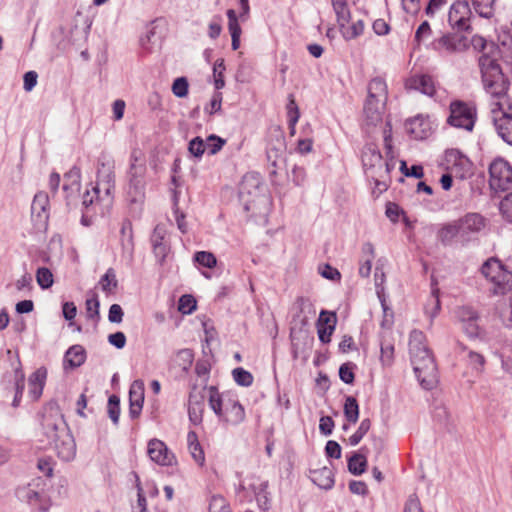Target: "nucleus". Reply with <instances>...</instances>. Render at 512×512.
I'll use <instances>...</instances> for the list:
<instances>
[{
	"instance_id": "nucleus-1",
	"label": "nucleus",
	"mask_w": 512,
	"mask_h": 512,
	"mask_svg": "<svg viewBox=\"0 0 512 512\" xmlns=\"http://www.w3.org/2000/svg\"><path fill=\"white\" fill-rule=\"evenodd\" d=\"M409 353L414 373L420 385L426 390L433 389L437 383V365L422 331L416 329L411 331Z\"/></svg>"
},
{
	"instance_id": "nucleus-2",
	"label": "nucleus",
	"mask_w": 512,
	"mask_h": 512,
	"mask_svg": "<svg viewBox=\"0 0 512 512\" xmlns=\"http://www.w3.org/2000/svg\"><path fill=\"white\" fill-rule=\"evenodd\" d=\"M147 166L140 151L134 150L130 155L127 171L126 200L131 205L141 206L145 200Z\"/></svg>"
},
{
	"instance_id": "nucleus-3",
	"label": "nucleus",
	"mask_w": 512,
	"mask_h": 512,
	"mask_svg": "<svg viewBox=\"0 0 512 512\" xmlns=\"http://www.w3.org/2000/svg\"><path fill=\"white\" fill-rule=\"evenodd\" d=\"M479 67L485 91L493 98H504L510 83L504 76L497 60L487 54H483L479 57Z\"/></svg>"
},
{
	"instance_id": "nucleus-4",
	"label": "nucleus",
	"mask_w": 512,
	"mask_h": 512,
	"mask_svg": "<svg viewBox=\"0 0 512 512\" xmlns=\"http://www.w3.org/2000/svg\"><path fill=\"white\" fill-rule=\"evenodd\" d=\"M40 426L35 436L37 437L38 449H46L55 441H59L62 427H66L62 415L55 404H49L44 407L41 413Z\"/></svg>"
},
{
	"instance_id": "nucleus-5",
	"label": "nucleus",
	"mask_w": 512,
	"mask_h": 512,
	"mask_svg": "<svg viewBox=\"0 0 512 512\" xmlns=\"http://www.w3.org/2000/svg\"><path fill=\"white\" fill-rule=\"evenodd\" d=\"M449 108L450 115L447 119L449 125L467 131L473 130L476 119V110L473 106L464 101L455 100L451 102Z\"/></svg>"
},
{
	"instance_id": "nucleus-6",
	"label": "nucleus",
	"mask_w": 512,
	"mask_h": 512,
	"mask_svg": "<svg viewBox=\"0 0 512 512\" xmlns=\"http://www.w3.org/2000/svg\"><path fill=\"white\" fill-rule=\"evenodd\" d=\"M489 185L495 191H506L512 187V167L502 159H495L489 166Z\"/></svg>"
},
{
	"instance_id": "nucleus-7",
	"label": "nucleus",
	"mask_w": 512,
	"mask_h": 512,
	"mask_svg": "<svg viewBox=\"0 0 512 512\" xmlns=\"http://www.w3.org/2000/svg\"><path fill=\"white\" fill-rule=\"evenodd\" d=\"M446 169L458 179H466L472 174V162L457 149L445 152Z\"/></svg>"
},
{
	"instance_id": "nucleus-8",
	"label": "nucleus",
	"mask_w": 512,
	"mask_h": 512,
	"mask_svg": "<svg viewBox=\"0 0 512 512\" xmlns=\"http://www.w3.org/2000/svg\"><path fill=\"white\" fill-rule=\"evenodd\" d=\"M114 187L115 175L112 167L102 164V167L98 169L96 186L93 187L94 194H96L97 199L111 204Z\"/></svg>"
},
{
	"instance_id": "nucleus-9",
	"label": "nucleus",
	"mask_w": 512,
	"mask_h": 512,
	"mask_svg": "<svg viewBox=\"0 0 512 512\" xmlns=\"http://www.w3.org/2000/svg\"><path fill=\"white\" fill-rule=\"evenodd\" d=\"M460 228V240L468 242L474 239L486 226V219L479 213L470 212L457 220Z\"/></svg>"
},
{
	"instance_id": "nucleus-10",
	"label": "nucleus",
	"mask_w": 512,
	"mask_h": 512,
	"mask_svg": "<svg viewBox=\"0 0 512 512\" xmlns=\"http://www.w3.org/2000/svg\"><path fill=\"white\" fill-rule=\"evenodd\" d=\"M268 488V481L261 480L258 477L252 476L248 479L244 480L238 488V491H249L251 492L257 503L258 506L262 510H268L270 507V498L269 493L267 491Z\"/></svg>"
},
{
	"instance_id": "nucleus-11",
	"label": "nucleus",
	"mask_w": 512,
	"mask_h": 512,
	"mask_svg": "<svg viewBox=\"0 0 512 512\" xmlns=\"http://www.w3.org/2000/svg\"><path fill=\"white\" fill-rule=\"evenodd\" d=\"M362 163L365 172L372 178L377 175V170H382L383 166L389 171V164L383 162L380 150L375 144H367L362 152Z\"/></svg>"
},
{
	"instance_id": "nucleus-12",
	"label": "nucleus",
	"mask_w": 512,
	"mask_h": 512,
	"mask_svg": "<svg viewBox=\"0 0 512 512\" xmlns=\"http://www.w3.org/2000/svg\"><path fill=\"white\" fill-rule=\"evenodd\" d=\"M470 14L471 10L468 2L457 1L449 10L448 21L452 27L463 31H470L471 27L467 24Z\"/></svg>"
},
{
	"instance_id": "nucleus-13",
	"label": "nucleus",
	"mask_w": 512,
	"mask_h": 512,
	"mask_svg": "<svg viewBox=\"0 0 512 512\" xmlns=\"http://www.w3.org/2000/svg\"><path fill=\"white\" fill-rule=\"evenodd\" d=\"M466 37L457 34H444L432 42V48L435 51L455 53L464 50L467 47Z\"/></svg>"
},
{
	"instance_id": "nucleus-14",
	"label": "nucleus",
	"mask_w": 512,
	"mask_h": 512,
	"mask_svg": "<svg viewBox=\"0 0 512 512\" xmlns=\"http://www.w3.org/2000/svg\"><path fill=\"white\" fill-rule=\"evenodd\" d=\"M147 453L153 462L162 466H171L175 462L174 454L168 450L163 441L158 439L149 441Z\"/></svg>"
},
{
	"instance_id": "nucleus-15",
	"label": "nucleus",
	"mask_w": 512,
	"mask_h": 512,
	"mask_svg": "<svg viewBox=\"0 0 512 512\" xmlns=\"http://www.w3.org/2000/svg\"><path fill=\"white\" fill-rule=\"evenodd\" d=\"M405 88L407 90L421 92L429 97H433L436 92L433 78L426 74H415L410 76L405 81Z\"/></svg>"
},
{
	"instance_id": "nucleus-16",
	"label": "nucleus",
	"mask_w": 512,
	"mask_h": 512,
	"mask_svg": "<svg viewBox=\"0 0 512 512\" xmlns=\"http://www.w3.org/2000/svg\"><path fill=\"white\" fill-rule=\"evenodd\" d=\"M144 403V383L135 380L129 389V415L132 419L140 416Z\"/></svg>"
},
{
	"instance_id": "nucleus-17",
	"label": "nucleus",
	"mask_w": 512,
	"mask_h": 512,
	"mask_svg": "<svg viewBox=\"0 0 512 512\" xmlns=\"http://www.w3.org/2000/svg\"><path fill=\"white\" fill-rule=\"evenodd\" d=\"M406 132L416 140L426 139L431 132V125L428 118L417 115L405 122Z\"/></svg>"
},
{
	"instance_id": "nucleus-18",
	"label": "nucleus",
	"mask_w": 512,
	"mask_h": 512,
	"mask_svg": "<svg viewBox=\"0 0 512 512\" xmlns=\"http://www.w3.org/2000/svg\"><path fill=\"white\" fill-rule=\"evenodd\" d=\"M57 455L63 461H71L76 455V445L72 436L67 432V427H62L59 441L54 443Z\"/></svg>"
},
{
	"instance_id": "nucleus-19",
	"label": "nucleus",
	"mask_w": 512,
	"mask_h": 512,
	"mask_svg": "<svg viewBox=\"0 0 512 512\" xmlns=\"http://www.w3.org/2000/svg\"><path fill=\"white\" fill-rule=\"evenodd\" d=\"M86 358L87 353L82 345H72L65 352L63 359V368L64 370L78 368L85 363Z\"/></svg>"
},
{
	"instance_id": "nucleus-20",
	"label": "nucleus",
	"mask_w": 512,
	"mask_h": 512,
	"mask_svg": "<svg viewBox=\"0 0 512 512\" xmlns=\"http://www.w3.org/2000/svg\"><path fill=\"white\" fill-rule=\"evenodd\" d=\"M49 206V198L47 193L39 192L34 195V211H36L37 207L40 208V212L37 213V222L36 228L39 231H46L48 227V219L49 214L47 212V207Z\"/></svg>"
},
{
	"instance_id": "nucleus-21",
	"label": "nucleus",
	"mask_w": 512,
	"mask_h": 512,
	"mask_svg": "<svg viewBox=\"0 0 512 512\" xmlns=\"http://www.w3.org/2000/svg\"><path fill=\"white\" fill-rule=\"evenodd\" d=\"M231 425H238L245 419V411L243 406L235 400L229 399L225 402V410L220 418Z\"/></svg>"
},
{
	"instance_id": "nucleus-22",
	"label": "nucleus",
	"mask_w": 512,
	"mask_h": 512,
	"mask_svg": "<svg viewBox=\"0 0 512 512\" xmlns=\"http://www.w3.org/2000/svg\"><path fill=\"white\" fill-rule=\"evenodd\" d=\"M310 478L319 488L329 490L334 485V474L329 467H322L310 471Z\"/></svg>"
},
{
	"instance_id": "nucleus-23",
	"label": "nucleus",
	"mask_w": 512,
	"mask_h": 512,
	"mask_svg": "<svg viewBox=\"0 0 512 512\" xmlns=\"http://www.w3.org/2000/svg\"><path fill=\"white\" fill-rule=\"evenodd\" d=\"M386 103H380L367 98L364 105L365 121L368 125H376L382 121V114Z\"/></svg>"
},
{
	"instance_id": "nucleus-24",
	"label": "nucleus",
	"mask_w": 512,
	"mask_h": 512,
	"mask_svg": "<svg viewBox=\"0 0 512 512\" xmlns=\"http://www.w3.org/2000/svg\"><path fill=\"white\" fill-rule=\"evenodd\" d=\"M380 103H386L388 98L387 85L380 77L373 78L368 85V97Z\"/></svg>"
},
{
	"instance_id": "nucleus-25",
	"label": "nucleus",
	"mask_w": 512,
	"mask_h": 512,
	"mask_svg": "<svg viewBox=\"0 0 512 512\" xmlns=\"http://www.w3.org/2000/svg\"><path fill=\"white\" fill-rule=\"evenodd\" d=\"M492 291L496 295H504L512 289V271L505 269L492 282Z\"/></svg>"
},
{
	"instance_id": "nucleus-26",
	"label": "nucleus",
	"mask_w": 512,
	"mask_h": 512,
	"mask_svg": "<svg viewBox=\"0 0 512 512\" xmlns=\"http://www.w3.org/2000/svg\"><path fill=\"white\" fill-rule=\"evenodd\" d=\"M495 127L503 141L512 146V116L504 113L502 117L495 120Z\"/></svg>"
},
{
	"instance_id": "nucleus-27",
	"label": "nucleus",
	"mask_w": 512,
	"mask_h": 512,
	"mask_svg": "<svg viewBox=\"0 0 512 512\" xmlns=\"http://www.w3.org/2000/svg\"><path fill=\"white\" fill-rule=\"evenodd\" d=\"M456 237L460 239V228L457 221L445 224L438 232V239L445 246L450 245Z\"/></svg>"
},
{
	"instance_id": "nucleus-28",
	"label": "nucleus",
	"mask_w": 512,
	"mask_h": 512,
	"mask_svg": "<svg viewBox=\"0 0 512 512\" xmlns=\"http://www.w3.org/2000/svg\"><path fill=\"white\" fill-rule=\"evenodd\" d=\"M333 10L336 14L337 23L343 28L351 20L350 9L346 0H331Z\"/></svg>"
},
{
	"instance_id": "nucleus-29",
	"label": "nucleus",
	"mask_w": 512,
	"mask_h": 512,
	"mask_svg": "<svg viewBox=\"0 0 512 512\" xmlns=\"http://www.w3.org/2000/svg\"><path fill=\"white\" fill-rule=\"evenodd\" d=\"M506 267L497 258H490L484 262L481 267V272L491 283L495 280V277L503 272Z\"/></svg>"
},
{
	"instance_id": "nucleus-30",
	"label": "nucleus",
	"mask_w": 512,
	"mask_h": 512,
	"mask_svg": "<svg viewBox=\"0 0 512 512\" xmlns=\"http://www.w3.org/2000/svg\"><path fill=\"white\" fill-rule=\"evenodd\" d=\"M187 441L191 456L198 464L202 465L205 461V456L197 434L194 431L188 432Z\"/></svg>"
},
{
	"instance_id": "nucleus-31",
	"label": "nucleus",
	"mask_w": 512,
	"mask_h": 512,
	"mask_svg": "<svg viewBox=\"0 0 512 512\" xmlns=\"http://www.w3.org/2000/svg\"><path fill=\"white\" fill-rule=\"evenodd\" d=\"M367 467V459L366 457L358 452H354L351 457L348 459V471L355 475L359 476L366 471Z\"/></svg>"
},
{
	"instance_id": "nucleus-32",
	"label": "nucleus",
	"mask_w": 512,
	"mask_h": 512,
	"mask_svg": "<svg viewBox=\"0 0 512 512\" xmlns=\"http://www.w3.org/2000/svg\"><path fill=\"white\" fill-rule=\"evenodd\" d=\"M209 391V406L213 410V412L221 418L223 416L224 410H225V403L215 386H210L208 388Z\"/></svg>"
},
{
	"instance_id": "nucleus-33",
	"label": "nucleus",
	"mask_w": 512,
	"mask_h": 512,
	"mask_svg": "<svg viewBox=\"0 0 512 512\" xmlns=\"http://www.w3.org/2000/svg\"><path fill=\"white\" fill-rule=\"evenodd\" d=\"M80 169L76 166L72 167L67 173L64 174V191H78L80 188Z\"/></svg>"
},
{
	"instance_id": "nucleus-34",
	"label": "nucleus",
	"mask_w": 512,
	"mask_h": 512,
	"mask_svg": "<svg viewBox=\"0 0 512 512\" xmlns=\"http://www.w3.org/2000/svg\"><path fill=\"white\" fill-rule=\"evenodd\" d=\"M202 411V401H199L197 397L191 393L189 396L188 415L194 425H198L202 422Z\"/></svg>"
},
{
	"instance_id": "nucleus-35",
	"label": "nucleus",
	"mask_w": 512,
	"mask_h": 512,
	"mask_svg": "<svg viewBox=\"0 0 512 512\" xmlns=\"http://www.w3.org/2000/svg\"><path fill=\"white\" fill-rule=\"evenodd\" d=\"M344 415L348 422L355 424L359 418V405L353 396H347L344 403Z\"/></svg>"
},
{
	"instance_id": "nucleus-36",
	"label": "nucleus",
	"mask_w": 512,
	"mask_h": 512,
	"mask_svg": "<svg viewBox=\"0 0 512 512\" xmlns=\"http://www.w3.org/2000/svg\"><path fill=\"white\" fill-rule=\"evenodd\" d=\"M194 360V354L191 349H181L176 353L175 364L184 372H187Z\"/></svg>"
},
{
	"instance_id": "nucleus-37",
	"label": "nucleus",
	"mask_w": 512,
	"mask_h": 512,
	"mask_svg": "<svg viewBox=\"0 0 512 512\" xmlns=\"http://www.w3.org/2000/svg\"><path fill=\"white\" fill-rule=\"evenodd\" d=\"M341 34L345 40H352L359 37L364 31V22L363 20H357L353 22L350 26H344L340 28Z\"/></svg>"
},
{
	"instance_id": "nucleus-38",
	"label": "nucleus",
	"mask_w": 512,
	"mask_h": 512,
	"mask_svg": "<svg viewBox=\"0 0 512 512\" xmlns=\"http://www.w3.org/2000/svg\"><path fill=\"white\" fill-rule=\"evenodd\" d=\"M47 379V369L40 367L34 371V400L41 397Z\"/></svg>"
},
{
	"instance_id": "nucleus-39",
	"label": "nucleus",
	"mask_w": 512,
	"mask_h": 512,
	"mask_svg": "<svg viewBox=\"0 0 512 512\" xmlns=\"http://www.w3.org/2000/svg\"><path fill=\"white\" fill-rule=\"evenodd\" d=\"M286 109L288 123L290 128L293 130L300 117L299 108L296 104L293 94H289L288 96V103L286 105Z\"/></svg>"
},
{
	"instance_id": "nucleus-40",
	"label": "nucleus",
	"mask_w": 512,
	"mask_h": 512,
	"mask_svg": "<svg viewBox=\"0 0 512 512\" xmlns=\"http://www.w3.org/2000/svg\"><path fill=\"white\" fill-rule=\"evenodd\" d=\"M55 464L56 462L52 457H41L37 461V469L46 477V480L50 481L53 477Z\"/></svg>"
},
{
	"instance_id": "nucleus-41",
	"label": "nucleus",
	"mask_w": 512,
	"mask_h": 512,
	"mask_svg": "<svg viewBox=\"0 0 512 512\" xmlns=\"http://www.w3.org/2000/svg\"><path fill=\"white\" fill-rule=\"evenodd\" d=\"M232 376L234 381L243 387H249L253 383V375L242 367L233 369Z\"/></svg>"
},
{
	"instance_id": "nucleus-42",
	"label": "nucleus",
	"mask_w": 512,
	"mask_h": 512,
	"mask_svg": "<svg viewBox=\"0 0 512 512\" xmlns=\"http://www.w3.org/2000/svg\"><path fill=\"white\" fill-rule=\"evenodd\" d=\"M36 281L42 289H48L53 285L54 277L50 269L41 267L36 271Z\"/></svg>"
},
{
	"instance_id": "nucleus-43",
	"label": "nucleus",
	"mask_w": 512,
	"mask_h": 512,
	"mask_svg": "<svg viewBox=\"0 0 512 512\" xmlns=\"http://www.w3.org/2000/svg\"><path fill=\"white\" fill-rule=\"evenodd\" d=\"M194 261L206 268H214L217 265V259L212 252L198 251L194 254Z\"/></svg>"
},
{
	"instance_id": "nucleus-44",
	"label": "nucleus",
	"mask_w": 512,
	"mask_h": 512,
	"mask_svg": "<svg viewBox=\"0 0 512 512\" xmlns=\"http://www.w3.org/2000/svg\"><path fill=\"white\" fill-rule=\"evenodd\" d=\"M472 3L479 16L490 18L493 15L494 0H472Z\"/></svg>"
},
{
	"instance_id": "nucleus-45",
	"label": "nucleus",
	"mask_w": 512,
	"mask_h": 512,
	"mask_svg": "<svg viewBox=\"0 0 512 512\" xmlns=\"http://www.w3.org/2000/svg\"><path fill=\"white\" fill-rule=\"evenodd\" d=\"M100 285L102 290L106 293H110L113 289H115L118 285V281L116 279L115 271L112 268H109L106 273L100 279Z\"/></svg>"
},
{
	"instance_id": "nucleus-46",
	"label": "nucleus",
	"mask_w": 512,
	"mask_h": 512,
	"mask_svg": "<svg viewBox=\"0 0 512 512\" xmlns=\"http://www.w3.org/2000/svg\"><path fill=\"white\" fill-rule=\"evenodd\" d=\"M370 428H371L370 419L369 418L363 419L361 421L358 429L356 430V432L350 436V438H349L350 445L356 446L357 444H359V442L363 439V437L370 430Z\"/></svg>"
},
{
	"instance_id": "nucleus-47",
	"label": "nucleus",
	"mask_w": 512,
	"mask_h": 512,
	"mask_svg": "<svg viewBox=\"0 0 512 512\" xmlns=\"http://www.w3.org/2000/svg\"><path fill=\"white\" fill-rule=\"evenodd\" d=\"M86 314L89 319L98 321L100 318L99 315V307L100 302L98 300V297L96 294H94L92 297L86 299Z\"/></svg>"
},
{
	"instance_id": "nucleus-48",
	"label": "nucleus",
	"mask_w": 512,
	"mask_h": 512,
	"mask_svg": "<svg viewBox=\"0 0 512 512\" xmlns=\"http://www.w3.org/2000/svg\"><path fill=\"white\" fill-rule=\"evenodd\" d=\"M225 143H226L225 139H223L215 134H212L207 137V139L205 141V147L208 150L209 154L214 155V154L218 153L223 148Z\"/></svg>"
},
{
	"instance_id": "nucleus-49",
	"label": "nucleus",
	"mask_w": 512,
	"mask_h": 512,
	"mask_svg": "<svg viewBox=\"0 0 512 512\" xmlns=\"http://www.w3.org/2000/svg\"><path fill=\"white\" fill-rule=\"evenodd\" d=\"M356 365L352 362L343 363L339 368V377L345 384H352L355 379L354 369Z\"/></svg>"
},
{
	"instance_id": "nucleus-50",
	"label": "nucleus",
	"mask_w": 512,
	"mask_h": 512,
	"mask_svg": "<svg viewBox=\"0 0 512 512\" xmlns=\"http://www.w3.org/2000/svg\"><path fill=\"white\" fill-rule=\"evenodd\" d=\"M108 415L112 422L117 425L120 416V399L116 395H111L108 399Z\"/></svg>"
},
{
	"instance_id": "nucleus-51",
	"label": "nucleus",
	"mask_w": 512,
	"mask_h": 512,
	"mask_svg": "<svg viewBox=\"0 0 512 512\" xmlns=\"http://www.w3.org/2000/svg\"><path fill=\"white\" fill-rule=\"evenodd\" d=\"M188 80L185 77L176 78L172 84V92L178 98H184L188 95Z\"/></svg>"
},
{
	"instance_id": "nucleus-52",
	"label": "nucleus",
	"mask_w": 512,
	"mask_h": 512,
	"mask_svg": "<svg viewBox=\"0 0 512 512\" xmlns=\"http://www.w3.org/2000/svg\"><path fill=\"white\" fill-rule=\"evenodd\" d=\"M468 364L471 366V368L477 373H481L484 369L485 364V358L483 355L474 352L469 351L468 353Z\"/></svg>"
},
{
	"instance_id": "nucleus-53",
	"label": "nucleus",
	"mask_w": 512,
	"mask_h": 512,
	"mask_svg": "<svg viewBox=\"0 0 512 512\" xmlns=\"http://www.w3.org/2000/svg\"><path fill=\"white\" fill-rule=\"evenodd\" d=\"M178 309L182 314H190L196 309V300L191 295H183L179 299Z\"/></svg>"
},
{
	"instance_id": "nucleus-54",
	"label": "nucleus",
	"mask_w": 512,
	"mask_h": 512,
	"mask_svg": "<svg viewBox=\"0 0 512 512\" xmlns=\"http://www.w3.org/2000/svg\"><path fill=\"white\" fill-rule=\"evenodd\" d=\"M228 30L231 36H241V27L238 23L237 14L233 9L227 10Z\"/></svg>"
},
{
	"instance_id": "nucleus-55",
	"label": "nucleus",
	"mask_w": 512,
	"mask_h": 512,
	"mask_svg": "<svg viewBox=\"0 0 512 512\" xmlns=\"http://www.w3.org/2000/svg\"><path fill=\"white\" fill-rule=\"evenodd\" d=\"M336 322H337V317H336L335 312H329L326 310H322L320 312L316 326H322V327L332 326L335 329Z\"/></svg>"
},
{
	"instance_id": "nucleus-56",
	"label": "nucleus",
	"mask_w": 512,
	"mask_h": 512,
	"mask_svg": "<svg viewBox=\"0 0 512 512\" xmlns=\"http://www.w3.org/2000/svg\"><path fill=\"white\" fill-rule=\"evenodd\" d=\"M188 150L193 156L200 158L206 150L205 141L201 137L193 138L189 142Z\"/></svg>"
},
{
	"instance_id": "nucleus-57",
	"label": "nucleus",
	"mask_w": 512,
	"mask_h": 512,
	"mask_svg": "<svg viewBox=\"0 0 512 512\" xmlns=\"http://www.w3.org/2000/svg\"><path fill=\"white\" fill-rule=\"evenodd\" d=\"M166 236V228L163 225H156L150 237L152 247L154 245L168 243V241L166 240Z\"/></svg>"
},
{
	"instance_id": "nucleus-58",
	"label": "nucleus",
	"mask_w": 512,
	"mask_h": 512,
	"mask_svg": "<svg viewBox=\"0 0 512 512\" xmlns=\"http://www.w3.org/2000/svg\"><path fill=\"white\" fill-rule=\"evenodd\" d=\"M209 512H230L229 505L222 496H213L209 504Z\"/></svg>"
},
{
	"instance_id": "nucleus-59",
	"label": "nucleus",
	"mask_w": 512,
	"mask_h": 512,
	"mask_svg": "<svg viewBox=\"0 0 512 512\" xmlns=\"http://www.w3.org/2000/svg\"><path fill=\"white\" fill-rule=\"evenodd\" d=\"M456 317L461 324L472 319H478L477 313L471 307L468 306L459 307L456 310Z\"/></svg>"
},
{
	"instance_id": "nucleus-60",
	"label": "nucleus",
	"mask_w": 512,
	"mask_h": 512,
	"mask_svg": "<svg viewBox=\"0 0 512 512\" xmlns=\"http://www.w3.org/2000/svg\"><path fill=\"white\" fill-rule=\"evenodd\" d=\"M319 273L323 278L332 281H339L341 279L340 272L329 264H324L319 267Z\"/></svg>"
},
{
	"instance_id": "nucleus-61",
	"label": "nucleus",
	"mask_w": 512,
	"mask_h": 512,
	"mask_svg": "<svg viewBox=\"0 0 512 512\" xmlns=\"http://www.w3.org/2000/svg\"><path fill=\"white\" fill-rule=\"evenodd\" d=\"M431 34H432V30H431L430 24L428 23V21H424L420 24V26L417 28V30L415 32V38H414L415 42L420 44L423 40L430 37Z\"/></svg>"
},
{
	"instance_id": "nucleus-62",
	"label": "nucleus",
	"mask_w": 512,
	"mask_h": 512,
	"mask_svg": "<svg viewBox=\"0 0 512 512\" xmlns=\"http://www.w3.org/2000/svg\"><path fill=\"white\" fill-rule=\"evenodd\" d=\"M500 211L509 222H512V193L506 195L500 202Z\"/></svg>"
},
{
	"instance_id": "nucleus-63",
	"label": "nucleus",
	"mask_w": 512,
	"mask_h": 512,
	"mask_svg": "<svg viewBox=\"0 0 512 512\" xmlns=\"http://www.w3.org/2000/svg\"><path fill=\"white\" fill-rule=\"evenodd\" d=\"M341 446L334 440H329L325 446V454L328 458L339 459L341 457Z\"/></svg>"
},
{
	"instance_id": "nucleus-64",
	"label": "nucleus",
	"mask_w": 512,
	"mask_h": 512,
	"mask_svg": "<svg viewBox=\"0 0 512 512\" xmlns=\"http://www.w3.org/2000/svg\"><path fill=\"white\" fill-rule=\"evenodd\" d=\"M152 248H153V253H154L158 263L162 265L165 261L166 256L168 255V253L170 251L169 242L163 243L160 245H154Z\"/></svg>"
}]
</instances>
